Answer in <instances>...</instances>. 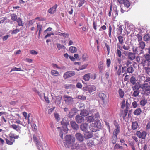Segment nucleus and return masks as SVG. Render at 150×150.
<instances>
[{
  "label": "nucleus",
  "instance_id": "1",
  "mask_svg": "<svg viewBox=\"0 0 150 150\" xmlns=\"http://www.w3.org/2000/svg\"><path fill=\"white\" fill-rule=\"evenodd\" d=\"M100 122L96 121L93 123L91 124L89 128L92 132H95L100 127Z\"/></svg>",
  "mask_w": 150,
  "mask_h": 150
},
{
  "label": "nucleus",
  "instance_id": "2",
  "mask_svg": "<svg viewBox=\"0 0 150 150\" xmlns=\"http://www.w3.org/2000/svg\"><path fill=\"white\" fill-rule=\"evenodd\" d=\"M65 143L69 147L70 145H72L75 142V137L71 135H67L65 137Z\"/></svg>",
  "mask_w": 150,
  "mask_h": 150
},
{
  "label": "nucleus",
  "instance_id": "3",
  "mask_svg": "<svg viewBox=\"0 0 150 150\" xmlns=\"http://www.w3.org/2000/svg\"><path fill=\"white\" fill-rule=\"evenodd\" d=\"M33 139L38 150H47L48 148L47 146H45L44 144L41 145L35 135H33Z\"/></svg>",
  "mask_w": 150,
  "mask_h": 150
},
{
  "label": "nucleus",
  "instance_id": "4",
  "mask_svg": "<svg viewBox=\"0 0 150 150\" xmlns=\"http://www.w3.org/2000/svg\"><path fill=\"white\" fill-rule=\"evenodd\" d=\"M141 88L144 91V95H150V85L147 83H145L142 84Z\"/></svg>",
  "mask_w": 150,
  "mask_h": 150
},
{
  "label": "nucleus",
  "instance_id": "5",
  "mask_svg": "<svg viewBox=\"0 0 150 150\" xmlns=\"http://www.w3.org/2000/svg\"><path fill=\"white\" fill-rule=\"evenodd\" d=\"M136 134L139 138L144 140L145 139L147 133L146 131L140 130L137 131Z\"/></svg>",
  "mask_w": 150,
  "mask_h": 150
},
{
  "label": "nucleus",
  "instance_id": "6",
  "mask_svg": "<svg viewBox=\"0 0 150 150\" xmlns=\"http://www.w3.org/2000/svg\"><path fill=\"white\" fill-rule=\"evenodd\" d=\"M132 50L133 52L135 54L139 55H141V54H143V56L144 54V51L139 48L138 47H135L134 46H133L132 47Z\"/></svg>",
  "mask_w": 150,
  "mask_h": 150
},
{
  "label": "nucleus",
  "instance_id": "7",
  "mask_svg": "<svg viewBox=\"0 0 150 150\" xmlns=\"http://www.w3.org/2000/svg\"><path fill=\"white\" fill-rule=\"evenodd\" d=\"M64 100L65 103L68 105H71L73 104L74 100L72 97L67 95L64 96Z\"/></svg>",
  "mask_w": 150,
  "mask_h": 150
},
{
  "label": "nucleus",
  "instance_id": "8",
  "mask_svg": "<svg viewBox=\"0 0 150 150\" xmlns=\"http://www.w3.org/2000/svg\"><path fill=\"white\" fill-rule=\"evenodd\" d=\"M75 74L74 71H68L64 73L63 75V77L65 79H67L71 77Z\"/></svg>",
  "mask_w": 150,
  "mask_h": 150
},
{
  "label": "nucleus",
  "instance_id": "9",
  "mask_svg": "<svg viewBox=\"0 0 150 150\" xmlns=\"http://www.w3.org/2000/svg\"><path fill=\"white\" fill-rule=\"evenodd\" d=\"M57 6V4H55L52 7L48 9V12L51 14H54L56 12V9Z\"/></svg>",
  "mask_w": 150,
  "mask_h": 150
},
{
  "label": "nucleus",
  "instance_id": "10",
  "mask_svg": "<svg viewBox=\"0 0 150 150\" xmlns=\"http://www.w3.org/2000/svg\"><path fill=\"white\" fill-rule=\"evenodd\" d=\"M10 127L16 131L20 134L21 133V127L18 125L12 124L10 126Z\"/></svg>",
  "mask_w": 150,
  "mask_h": 150
},
{
  "label": "nucleus",
  "instance_id": "11",
  "mask_svg": "<svg viewBox=\"0 0 150 150\" xmlns=\"http://www.w3.org/2000/svg\"><path fill=\"white\" fill-rule=\"evenodd\" d=\"M76 138L77 140L80 142H82L84 140V136L80 133H77L75 135Z\"/></svg>",
  "mask_w": 150,
  "mask_h": 150
},
{
  "label": "nucleus",
  "instance_id": "12",
  "mask_svg": "<svg viewBox=\"0 0 150 150\" xmlns=\"http://www.w3.org/2000/svg\"><path fill=\"white\" fill-rule=\"evenodd\" d=\"M75 120L78 123H81L83 122L84 118L81 115H78L75 117Z\"/></svg>",
  "mask_w": 150,
  "mask_h": 150
},
{
  "label": "nucleus",
  "instance_id": "13",
  "mask_svg": "<svg viewBox=\"0 0 150 150\" xmlns=\"http://www.w3.org/2000/svg\"><path fill=\"white\" fill-rule=\"evenodd\" d=\"M88 123H85L82 124L80 126V128L81 130L84 132H86L87 130L88 127Z\"/></svg>",
  "mask_w": 150,
  "mask_h": 150
},
{
  "label": "nucleus",
  "instance_id": "14",
  "mask_svg": "<svg viewBox=\"0 0 150 150\" xmlns=\"http://www.w3.org/2000/svg\"><path fill=\"white\" fill-rule=\"evenodd\" d=\"M133 85L132 86V88L133 90H139L142 87L140 83L138 82Z\"/></svg>",
  "mask_w": 150,
  "mask_h": 150
},
{
  "label": "nucleus",
  "instance_id": "15",
  "mask_svg": "<svg viewBox=\"0 0 150 150\" xmlns=\"http://www.w3.org/2000/svg\"><path fill=\"white\" fill-rule=\"evenodd\" d=\"M76 109L75 108H72L71 110L67 115L68 117L70 118H71L75 115V114L76 112Z\"/></svg>",
  "mask_w": 150,
  "mask_h": 150
},
{
  "label": "nucleus",
  "instance_id": "16",
  "mask_svg": "<svg viewBox=\"0 0 150 150\" xmlns=\"http://www.w3.org/2000/svg\"><path fill=\"white\" fill-rule=\"evenodd\" d=\"M94 120L95 119L93 115L89 116L85 118L86 121L88 123L93 122Z\"/></svg>",
  "mask_w": 150,
  "mask_h": 150
},
{
  "label": "nucleus",
  "instance_id": "17",
  "mask_svg": "<svg viewBox=\"0 0 150 150\" xmlns=\"http://www.w3.org/2000/svg\"><path fill=\"white\" fill-rule=\"evenodd\" d=\"M64 120H63L61 122V124L63 126V129L64 130H65L66 131L65 132H67V131L68 130V129L67 127V126L68 125H69V123L67 122H65Z\"/></svg>",
  "mask_w": 150,
  "mask_h": 150
},
{
  "label": "nucleus",
  "instance_id": "18",
  "mask_svg": "<svg viewBox=\"0 0 150 150\" xmlns=\"http://www.w3.org/2000/svg\"><path fill=\"white\" fill-rule=\"evenodd\" d=\"M135 54L133 52H129L128 53V58L131 60L132 61L134 60L135 57Z\"/></svg>",
  "mask_w": 150,
  "mask_h": 150
},
{
  "label": "nucleus",
  "instance_id": "19",
  "mask_svg": "<svg viewBox=\"0 0 150 150\" xmlns=\"http://www.w3.org/2000/svg\"><path fill=\"white\" fill-rule=\"evenodd\" d=\"M71 126L73 129L77 130L79 129V126L74 121H71L70 122Z\"/></svg>",
  "mask_w": 150,
  "mask_h": 150
},
{
  "label": "nucleus",
  "instance_id": "20",
  "mask_svg": "<svg viewBox=\"0 0 150 150\" xmlns=\"http://www.w3.org/2000/svg\"><path fill=\"white\" fill-rule=\"evenodd\" d=\"M96 86L93 85L88 86V92L89 93L95 91L96 90Z\"/></svg>",
  "mask_w": 150,
  "mask_h": 150
},
{
  "label": "nucleus",
  "instance_id": "21",
  "mask_svg": "<svg viewBox=\"0 0 150 150\" xmlns=\"http://www.w3.org/2000/svg\"><path fill=\"white\" fill-rule=\"evenodd\" d=\"M118 11L117 10V7H113L112 11V16L115 18L118 15Z\"/></svg>",
  "mask_w": 150,
  "mask_h": 150
},
{
  "label": "nucleus",
  "instance_id": "22",
  "mask_svg": "<svg viewBox=\"0 0 150 150\" xmlns=\"http://www.w3.org/2000/svg\"><path fill=\"white\" fill-rule=\"evenodd\" d=\"M84 134V137L85 139H88L91 138L93 136L92 134L89 131L85 132Z\"/></svg>",
  "mask_w": 150,
  "mask_h": 150
},
{
  "label": "nucleus",
  "instance_id": "23",
  "mask_svg": "<svg viewBox=\"0 0 150 150\" xmlns=\"http://www.w3.org/2000/svg\"><path fill=\"white\" fill-rule=\"evenodd\" d=\"M117 126V127L114 130L113 136L117 137L118 134L120 132V128L118 124Z\"/></svg>",
  "mask_w": 150,
  "mask_h": 150
},
{
  "label": "nucleus",
  "instance_id": "24",
  "mask_svg": "<svg viewBox=\"0 0 150 150\" xmlns=\"http://www.w3.org/2000/svg\"><path fill=\"white\" fill-rule=\"evenodd\" d=\"M56 99L55 103L56 105H59L61 104V101L62 100V97L61 96H57L55 97Z\"/></svg>",
  "mask_w": 150,
  "mask_h": 150
},
{
  "label": "nucleus",
  "instance_id": "25",
  "mask_svg": "<svg viewBox=\"0 0 150 150\" xmlns=\"http://www.w3.org/2000/svg\"><path fill=\"white\" fill-rule=\"evenodd\" d=\"M89 114V113L88 111L83 109L81 111L80 115L82 116L85 117L88 115Z\"/></svg>",
  "mask_w": 150,
  "mask_h": 150
},
{
  "label": "nucleus",
  "instance_id": "26",
  "mask_svg": "<svg viewBox=\"0 0 150 150\" xmlns=\"http://www.w3.org/2000/svg\"><path fill=\"white\" fill-rule=\"evenodd\" d=\"M138 45L139 48L143 51V50L144 49L145 46V42L143 41L139 42Z\"/></svg>",
  "mask_w": 150,
  "mask_h": 150
},
{
  "label": "nucleus",
  "instance_id": "27",
  "mask_svg": "<svg viewBox=\"0 0 150 150\" xmlns=\"http://www.w3.org/2000/svg\"><path fill=\"white\" fill-rule=\"evenodd\" d=\"M129 81L131 84L134 85L137 83V80L135 77L132 76L130 79Z\"/></svg>",
  "mask_w": 150,
  "mask_h": 150
},
{
  "label": "nucleus",
  "instance_id": "28",
  "mask_svg": "<svg viewBox=\"0 0 150 150\" xmlns=\"http://www.w3.org/2000/svg\"><path fill=\"white\" fill-rule=\"evenodd\" d=\"M99 97L104 102L105 101L106 96L105 94L103 93H100L98 94Z\"/></svg>",
  "mask_w": 150,
  "mask_h": 150
},
{
  "label": "nucleus",
  "instance_id": "29",
  "mask_svg": "<svg viewBox=\"0 0 150 150\" xmlns=\"http://www.w3.org/2000/svg\"><path fill=\"white\" fill-rule=\"evenodd\" d=\"M139 125L136 121H135L132 123V127L133 130H135L138 127Z\"/></svg>",
  "mask_w": 150,
  "mask_h": 150
},
{
  "label": "nucleus",
  "instance_id": "30",
  "mask_svg": "<svg viewBox=\"0 0 150 150\" xmlns=\"http://www.w3.org/2000/svg\"><path fill=\"white\" fill-rule=\"evenodd\" d=\"M91 73H87L84 75L83 79L85 81H88L91 78Z\"/></svg>",
  "mask_w": 150,
  "mask_h": 150
},
{
  "label": "nucleus",
  "instance_id": "31",
  "mask_svg": "<svg viewBox=\"0 0 150 150\" xmlns=\"http://www.w3.org/2000/svg\"><path fill=\"white\" fill-rule=\"evenodd\" d=\"M86 145L89 148H90L94 146V142L92 140H88L87 142Z\"/></svg>",
  "mask_w": 150,
  "mask_h": 150
},
{
  "label": "nucleus",
  "instance_id": "32",
  "mask_svg": "<svg viewBox=\"0 0 150 150\" xmlns=\"http://www.w3.org/2000/svg\"><path fill=\"white\" fill-rule=\"evenodd\" d=\"M88 56L86 53H84L82 54V59L83 61H88Z\"/></svg>",
  "mask_w": 150,
  "mask_h": 150
},
{
  "label": "nucleus",
  "instance_id": "33",
  "mask_svg": "<svg viewBox=\"0 0 150 150\" xmlns=\"http://www.w3.org/2000/svg\"><path fill=\"white\" fill-rule=\"evenodd\" d=\"M69 50L71 53H74L77 51V49L75 47L71 46L69 48Z\"/></svg>",
  "mask_w": 150,
  "mask_h": 150
},
{
  "label": "nucleus",
  "instance_id": "34",
  "mask_svg": "<svg viewBox=\"0 0 150 150\" xmlns=\"http://www.w3.org/2000/svg\"><path fill=\"white\" fill-rule=\"evenodd\" d=\"M122 4H124L125 7L127 8L130 6V3L128 0H125Z\"/></svg>",
  "mask_w": 150,
  "mask_h": 150
},
{
  "label": "nucleus",
  "instance_id": "35",
  "mask_svg": "<svg viewBox=\"0 0 150 150\" xmlns=\"http://www.w3.org/2000/svg\"><path fill=\"white\" fill-rule=\"evenodd\" d=\"M98 67L99 69L100 72H101L103 69V62L102 61L99 62Z\"/></svg>",
  "mask_w": 150,
  "mask_h": 150
},
{
  "label": "nucleus",
  "instance_id": "36",
  "mask_svg": "<svg viewBox=\"0 0 150 150\" xmlns=\"http://www.w3.org/2000/svg\"><path fill=\"white\" fill-rule=\"evenodd\" d=\"M142 112L140 108L136 109L134 112V114L136 115H139Z\"/></svg>",
  "mask_w": 150,
  "mask_h": 150
},
{
  "label": "nucleus",
  "instance_id": "37",
  "mask_svg": "<svg viewBox=\"0 0 150 150\" xmlns=\"http://www.w3.org/2000/svg\"><path fill=\"white\" fill-rule=\"evenodd\" d=\"M147 61L144 59V58H142L141 59V61L140 63L142 64V65L144 67L146 66Z\"/></svg>",
  "mask_w": 150,
  "mask_h": 150
},
{
  "label": "nucleus",
  "instance_id": "38",
  "mask_svg": "<svg viewBox=\"0 0 150 150\" xmlns=\"http://www.w3.org/2000/svg\"><path fill=\"white\" fill-rule=\"evenodd\" d=\"M57 48L59 50H60L61 49H65V47L64 45H62L60 43H57L56 44Z\"/></svg>",
  "mask_w": 150,
  "mask_h": 150
},
{
  "label": "nucleus",
  "instance_id": "39",
  "mask_svg": "<svg viewBox=\"0 0 150 150\" xmlns=\"http://www.w3.org/2000/svg\"><path fill=\"white\" fill-rule=\"evenodd\" d=\"M118 93L119 96L121 98H123L124 95V92L122 89H120L118 90Z\"/></svg>",
  "mask_w": 150,
  "mask_h": 150
},
{
  "label": "nucleus",
  "instance_id": "40",
  "mask_svg": "<svg viewBox=\"0 0 150 150\" xmlns=\"http://www.w3.org/2000/svg\"><path fill=\"white\" fill-rule=\"evenodd\" d=\"M17 22L18 26H23V24L22 21V19L20 18H18L16 20Z\"/></svg>",
  "mask_w": 150,
  "mask_h": 150
},
{
  "label": "nucleus",
  "instance_id": "41",
  "mask_svg": "<svg viewBox=\"0 0 150 150\" xmlns=\"http://www.w3.org/2000/svg\"><path fill=\"white\" fill-rule=\"evenodd\" d=\"M122 48L125 50L128 51L130 49V47L129 45L125 44L122 46Z\"/></svg>",
  "mask_w": 150,
  "mask_h": 150
},
{
  "label": "nucleus",
  "instance_id": "42",
  "mask_svg": "<svg viewBox=\"0 0 150 150\" xmlns=\"http://www.w3.org/2000/svg\"><path fill=\"white\" fill-rule=\"evenodd\" d=\"M134 91L132 96L134 97H136L139 95L140 91L139 90H133Z\"/></svg>",
  "mask_w": 150,
  "mask_h": 150
},
{
  "label": "nucleus",
  "instance_id": "43",
  "mask_svg": "<svg viewBox=\"0 0 150 150\" xmlns=\"http://www.w3.org/2000/svg\"><path fill=\"white\" fill-rule=\"evenodd\" d=\"M147 103L146 100L143 99L142 100L140 101V104L142 107L145 106Z\"/></svg>",
  "mask_w": 150,
  "mask_h": 150
},
{
  "label": "nucleus",
  "instance_id": "44",
  "mask_svg": "<svg viewBox=\"0 0 150 150\" xmlns=\"http://www.w3.org/2000/svg\"><path fill=\"white\" fill-rule=\"evenodd\" d=\"M79 146V144L77 143H75L74 142V143L72 145H70L69 147H71V148L73 149H76Z\"/></svg>",
  "mask_w": 150,
  "mask_h": 150
},
{
  "label": "nucleus",
  "instance_id": "45",
  "mask_svg": "<svg viewBox=\"0 0 150 150\" xmlns=\"http://www.w3.org/2000/svg\"><path fill=\"white\" fill-rule=\"evenodd\" d=\"M122 65H120L119 66L118 69L116 71L117 74L118 76H120L121 75L122 73L121 67Z\"/></svg>",
  "mask_w": 150,
  "mask_h": 150
},
{
  "label": "nucleus",
  "instance_id": "46",
  "mask_svg": "<svg viewBox=\"0 0 150 150\" xmlns=\"http://www.w3.org/2000/svg\"><path fill=\"white\" fill-rule=\"evenodd\" d=\"M85 0H79L77 1L78 3V6L80 7L84 3Z\"/></svg>",
  "mask_w": 150,
  "mask_h": 150
},
{
  "label": "nucleus",
  "instance_id": "47",
  "mask_svg": "<svg viewBox=\"0 0 150 150\" xmlns=\"http://www.w3.org/2000/svg\"><path fill=\"white\" fill-rule=\"evenodd\" d=\"M11 19L14 21H16L18 19L17 16L14 13L11 14Z\"/></svg>",
  "mask_w": 150,
  "mask_h": 150
},
{
  "label": "nucleus",
  "instance_id": "48",
  "mask_svg": "<svg viewBox=\"0 0 150 150\" xmlns=\"http://www.w3.org/2000/svg\"><path fill=\"white\" fill-rule=\"evenodd\" d=\"M51 73L52 75L55 76H58L59 75V72L55 70H52Z\"/></svg>",
  "mask_w": 150,
  "mask_h": 150
},
{
  "label": "nucleus",
  "instance_id": "49",
  "mask_svg": "<svg viewBox=\"0 0 150 150\" xmlns=\"http://www.w3.org/2000/svg\"><path fill=\"white\" fill-rule=\"evenodd\" d=\"M117 38L119 43L121 44H122L123 43V37L121 35H120Z\"/></svg>",
  "mask_w": 150,
  "mask_h": 150
},
{
  "label": "nucleus",
  "instance_id": "50",
  "mask_svg": "<svg viewBox=\"0 0 150 150\" xmlns=\"http://www.w3.org/2000/svg\"><path fill=\"white\" fill-rule=\"evenodd\" d=\"M42 26L41 25L40 23H38L37 25V30L39 31V32H42Z\"/></svg>",
  "mask_w": 150,
  "mask_h": 150
},
{
  "label": "nucleus",
  "instance_id": "51",
  "mask_svg": "<svg viewBox=\"0 0 150 150\" xmlns=\"http://www.w3.org/2000/svg\"><path fill=\"white\" fill-rule=\"evenodd\" d=\"M144 40L147 41L150 40V36L149 34H147L144 36Z\"/></svg>",
  "mask_w": 150,
  "mask_h": 150
},
{
  "label": "nucleus",
  "instance_id": "52",
  "mask_svg": "<svg viewBox=\"0 0 150 150\" xmlns=\"http://www.w3.org/2000/svg\"><path fill=\"white\" fill-rule=\"evenodd\" d=\"M133 68L132 67H129L127 69V71L128 73H132L134 71Z\"/></svg>",
  "mask_w": 150,
  "mask_h": 150
},
{
  "label": "nucleus",
  "instance_id": "53",
  "mask_svg": "<svg viewBox=\"0 0 150 150\" xmlns=\"http://www.w3.org/2000/svg\"><path fill=\"white\" fill-rule=\"evenodd\" d=\"M123 30L122 26L120 25L117 28V33L119 34H121Z\"/></svg>",
  "mask_w": 150,
  "mask_h": 150
},
{
  "label": "nucleus",
  "instance_id": "54",
  "mask_svg": "<svg viewBox=\"0 0 150 150\" xmlns=\"http://www.w3.org/2000/svg\"><path fill=\"white\" fill-rule=\"evenodd\" d=\"M88 66V64H85L82 66H81L79 67V69L77 70L78 71L79 70H81L85 69Z\"/></svg>",
  "mask_w": 150,
  "mask_h": 150
},
{
  "label": "nucleus",
  "instance_id": "55",
  "mask_svg": "<svg viewBox=\"0 0 150 150\" xmlns=\"http://www.w3.org/2000/svg\"><path fill=\"white\" fill-rule=\"evenodd\" d=\"M58 35L61 36H63L65 38H67L69 36V34L68 33H59L58 34Z\"/></svg>",
  "mask_w": 150,
  "mask_h": 150
},
{
  "label": "nucleus",
  "instance_id": "56",
  "mask_svg": "<svg viewBox=\"0 0 150 150\" xmlns=\"http://www.w3.org/2000/svg\"><path fill=\"white\" fill-rule=\"evenodd\" d=\"M141 55H138L136 57V61L138 63H140L141 61V59L142 58Z\"/></svg>",
  "mask_w": 150,
  "mask_h": 150
},
{
  "label": "nucleus",
  "instance_id": "57",
  "mask_svg": "<svg viewBox=\"0 0 150 150\" xmlns=\"http://www.w3.org/2000/svg\"><path fill=\"white\" fill-rule=\"evenodd\" d=\"M117 52L116 53V55L118 56L119 57L121 58L122 55L121 52L118 49H117Z\"/></svg>",
  "mask_w": 150,
  "mask_h": 150
},
{
  "label": "nucleus",
  "instance_id": "58",
  "mask_svg": "<svg viewBox=\"0 0 150 150\" xmlns=\"http://www.w3.org/2000/svg\"><path fill=\"white\" fill-rule=\"evenodd\" d=\"M123 147L122 146H120V144L117 143L116 144L114 147V149H123Z\"/></svg>",
  "mask_w": 150,
  "mask_h": 150
},
{
  "label": "nucleus",
  "instance_id": "59",
  "mask_svg": "<svg viewBox=\"0 0 150 150\" xmlns=\"http://www.w3.org/2000/svg\"><path fill=\"white\" fill-rule=\"evenodd\" d=\"M117 137H114V136H112V138L111 139V142L113 144H115L117 142Z\"/></svg>",
  "mask_w": 150,
  "mask_h": 150
},
{
  "label": "nucleus",
  "instance_id": "60",
  "mask_svg": "<svg viewBox=\"0 0 150 150\" xmlns=\"http://www.w3.org/2000/svg\"><path fill=\"white\" fill-rule=\"evenodd\" d=\"M77 98L79 99L83 100H85L86 99V96L83 95H79L77 96Z\"/></svg>",
  "mask_w": 150,
  "mask_h": 150
},
{
  "label": "nucleus",
  "instance_id": "61",
  "mask_svg": "<svg viewBox=\"0 0 150 150\" xmlns=\"http://www.w3.org/2000/svg\"><path fill=\"white\" fill-rule=\"evenodd\" d=\"M127 67L126 66H123L121 67L122 73H124V74L127 73L126 71Z\"/></svg>",
  "mask_w": 150,
  "mask_h": 150
},
{
  "label": "nucleus",
  "instance_id": "62",
  "mask_svg": "<svg viewBox=\"0 0 150 150\" xmlns=\"http://www.w3.org/2000/svg\"><path fill=\"white\" fill-rule=\"evenodd\" d=\"M128 112V110L127 108L125 109L124 111V113L123 114L122 117L124 120L125 117L127 116Z\"/></svg>",
  "mask_w": 150,
  "mask_h": 150
},
{
  "label": "nucleus",
  "instance_id": "63",
  "mask_svg": "<svg viewBox=\"0 0 150 150\" xmlns=\"http://www.w3.org/2000/svg\"><path fill=\"white\" fill-rule=\"evenodd\" d=\"M144 56V58L147 61L150 60V55L148 54H146L145 55H143Z\"/></svg>",
  "mask_w": 150,
  "mask_h": 150
},
{
  "label": "nucleus",
  "instance_id": "64",
  "mask_svg": "<svg viewBox=\"0 0 150 150\" xmlns=\"http://www.w3.org/2000/svg\"><path fill=\"white\" fill-rule=\"evenodd\" d=\"M97 23L96 21H93V26L95 30H97L96 26H97Z\"/></svg>",
  "mask_w": 150,
  "mask_h": 150
}]
</instances>
